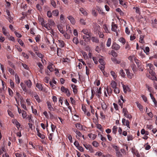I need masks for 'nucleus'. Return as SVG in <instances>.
Segmentation results:
<instances>
[{
  "label": "nucleus",
  "mask_w": 157,
  "mask_h": 157,
  "mask_svg": "<svg viewBox=\"0 0 157 157\" xmlns=\"http://www.w3.org/2000/svg\"><path fill=\"white\" fill-rule=\"evenodd\" d=\"M111 30L112 31L115 32L116 34V36H118L119 33H120V31L117 27V25L115 24L114 22H112L111 24Z\"/></svg>",
  "instance_id": "nucleus-1"
},
{
  "label": "nucleus",
  "mask_w": 157,
  "mask_h": 157,
  "mask_svg": "<svg viewBox=\"0 0 157 157\" xmlns=\"http://www.w3.org/2000/svg\"><path fill=\"white\" fill-rule=\"evenodd\" d=\"M120 150L116 152V155L117 157H123V155L126 154V151L124 149H121Z\"/></svg>",
  "instance_id": "nucleus-2"
},
{
  "label": "nucleus",
  "mask_w": 157,
  "mask_h": 157,
  "mask_svg": "<svg viewBox=\"0 0 157 157\" xmlns=\"http://www.w3.org/2000/svg\"><path fill=\"white\" fill-rule=\"evenodd\" d=\"M61 90L63 92L66 94L67 96L69 97L70 96L71 94L67 88H66L64 86H62L61 88Z\"/></svg>",
  "instance_id": "nucleus-3"
},
{
  "label": "nucleus",
  "mask_w": 157,
  "mask_h": 157,
  "mask_svg": "<svg viewBox=\"0 0 157 157\" xmlns=\"http://www.w3.org/2000/svg\"><path fill=\"white\" fill-rule=\"evenodd\" d=\"M120 99L118 101V104L122 108L123 106V104L125 101L126 100L124 99L123 97L121 95L120 96Z\"/></svg>",
  "instance_id": "nucleus-4"
},
{
  "label": "nucleus",
  "mask_w": 157,
  "mask_h": 157,
  "mask_svg": "<svg viewBox=\"0 0 157 157\" xmlns=\"http://www.w3.org/2000/svg\"><path fill=\"white\" fill-rule=\"evenodd\" d=\"M120 46L119 44H117L116 43L114 42L113 43L112 46V49H113L116 50H119L120 49Z\"/></svg>",
  "instance_id": "nucleus-5"
},
{
  "label": "nucleus",
  "mask_w": 157,
  "mask_h": 157,
  "mask_svg": "<svg viewBox=\"0 0 157 157\" xmlns=\"http://www.w3.org/2000/svg\"><path fill=\"white\" fill-rule=\"evenodd\" d=\"M122 122L123 125L126 126L127 127L129 128H130L129 127V122L128 120H126L125 119L123 118L122 120Z\"/></svg>",
  "instance_id": "nucleus-6"
},
{
  "label": "nucleus",
  "mask_w": 157,
  "mask_h": 157,
  "mask_svg": "<svg viewBox=\"0 0 157 157\" xmlns=\"http://www.w3.org/2000/svg\"><path fill=\"white\" fill-rule=\"evenodd\" d=\"M67 18L70 21V22L72 25H75V21L74 18L71 15H69L67 17Z\"/></svg>",
  "instance_id": "nucleus-7"
},
{
  "label": "nucleus",
  "mask_w": 157,
  "mask_h": 157,
  "mask_svg": "<svg viewBox=\"0 0 157 157\" xmlns=\"http://www.w3.org/2000/svg\"><path fill=\"white\" fill-rule=\"evenodd\" d=\"M81 32L83 33L84 34L86 35L87 36H89V35H90V31L87 29H83L81 31Z\"/></svg>",
  "instance_id": "nucleus-8"
},
{
  "label": "nucleus",
  "mask_w": 157,
  "mask_h": 157,
  "mask_svg": "<svg viewBox=\"0 0 157 157\" xmlns=\"http://www.w3.org/2000/svg\"><path fill=\"white\" fill-rule=\"evenodd\" d=\"M126 73L128 78L131 79L133 77V75L131 73L128 69H126Z\"/></svg>",
  "instance_id": "nucleus-9"
},
{
  "label": "nucleus",
  "mask_w": 157,
  "mask_h": 157,
  "mask_svg": "<svg viewBox=\"0 0 157 157\" xmlns=\"http://www.w3.org/2000/svg\"><path fill=\"white\" fill-rule=\"evenodd\" d=\"M13 123L16 125L17 128H19L20 126V124L15 119H13L12 120Z\"/></svg>",
  "instance_id": "nucleus-10"
},
{
  "label": "nucleus",
  "mask_w": 157,
  "mask_h": 157,
  "mask_svg": "<svg viewBox=\"0 0 157 157\" xmlns=\"http://www.w3.org/2000/svg\"><path fill=\"white\" fill-rule=\"evenodd\" d=\"M47 104L48 109L51 111H53L54 110V109L52 107L51 103L50 102L48 101L47 102Z\"/></svg>",
  "instance_id": "nucleus-11"
},
{
  "label": "nucleus",
  "mask_w": 157,
  "mask_h": 157,
  "mask_svg": "<svg viewBox=\"0 0 157 157\" xmlns=\"http://www.w3.org/2000/svg\"><path fill=\"white\" fill-rule=\"evenodd\" d=\"M91 37L90 35H89V36H88V37H87V36L86 35H83L82 36V38L84 40V41L85 42H88L90 40Z\"/></svg>",
  "instance_id": "nucleus-12"
},
{
  "label": "nucleus",
  "mask_w": 157,
  "mask_h": 157,
  "mask_svg": "<svg viewBox=\"0 0 157 157\" xmlns=\"http://www.w3.org/2000/svg\"><path fill=\"white\" fill-rule=\"evenodd\" d=\"M74 132L79 137H82L83 138V139H84V135H82V133L78 130L77 129H75L74 130Z\"/></svg>",
  "instance_id": "nucleus-13"
},
{
  "label": "nucleus",
  "mask_w": 157,
  "mask_h": 157,
  "mask_svg": "<svg viewBox=\"0 0 157 157\" xmlns=\"http://www.w3.org/2000/svg\"><path fill=\"white\" fill-rule=\"evenodd\" d=\"M91 39L92 41L93 42H95L96 43H99V40L96 37L92 36L90 37V39Z\"/></svg>",
  "instance_id": "nucleus-14"
},
{
  "label": "nucleus",
  "mask_w": 157,
  "mask_h": 157,
  "mask_svg": "<svg viewBox=\"0 0 157 157\" xmlns=\"http://www.w3.org/2000/svg\"><path fill=\"white\" fill-rule=\"evenodd\" d=\"M83 145L86 148L87 150L91 151V150L92 149V146L90 145L86 144H83Z\"/></svg>",
  "instance_id": "nucleus-15"
},
{
  "label": "nucleus",
  "mask_w": 157,
  "mask_h": 157,
  "mask_svg": "<svg viewBox=\"0 0 157 157\" xmlns=\"http://www.w3.org/2000/svg\"><path fill=\"white\" fill-rule=\"evenodd\" d=\"M57 27L60 33L62 34L64 33V31L63 30L62 27L60 25H57Z\"/></svg>",
  "instance_id": "nucleus-16"
},
{
  "label": "nucleus",
  "mask_w": 157,
  "mask_h": 157,
  "mask_svg": "<svg viewBox=\"0 0 157 157\" xmlns=\"http://www.w3.org/2000/svg\"><path fill=\"white\" fill-rule=\"evenodd\" d=\"M48 23L51 27L52 26H54L55 25L54 21L52 19H49L48 20Z\"/></svg>",
  "instance_id": "nucleus-17"
},
{
  "label": "nucleus",
  "mask_w": 157,
  "mask_h": 157,
  "mask_svg": "<svg viewBox=\"0 0 157 157\" xmlns=\"http://www.w3.org/2000/svg\"><path fill=\"white\" fill-rule=\"evenodd\" d=\"M106 91L108 94L110 96L111 95L112 92V90L109 86H107L106 88Z\"/></svg>",
  "instance_id": "nucleus-18"
},
{
  "label": "nucleus",
  "mask_w": 157,
  "mask_h": 157,
  "mask_svg": "<svg viewBox=\"0 0 157 157\" xmlns=\"http://www.w3.org/2000/svg\"><path fill=\"white\" fill-rule=\"evenodd\" d=\"M2 31L4 35L6 36H10L9 33L6 31V29L4 27H3L2 28Z\"/></svg>",
  "instance_id": "nucleus-19"
},
{
  "label": "nucleus",
  "mask_w": 157,
  "mask_h": 157,
  "mask_svg": "<svg viewBox=\"0 0 157 157\" xmlns=\"http://www.w3.org/2000/svg\"><path fill=\"white\" fill-rule=\"evenodd\" d=\"M37 136H38L40 138L42 139H44L45 138V136L40 133L39 132V130L37 129Z\"/></svg>",
  "instance_id": "nucleus-20"
},
{
  "label": "nucleus",
  "mask_w": 157,
  "mask_h": 157,
  "mask_svg": "<svg viewBox=\"0 0 157 157\" xmlns=\"http://www.w3.org/2000/svg\"><path fill=\"white\" fill-rule=\"evenodd\" d=\"M112 61L116 64H119L121 63V61L119 60H117V59L114 58H111Z\"/></svg>",
  "instance_id": "nucleus-21"
},
{
  "label": "nucleus",
  "mask_w": 157,
  "mask_h": 157,
  "mask_svg": "<svg viewBox=\"0 0 157 157\" xmlns=\"http://www.w3.org/2000/svg\"><path fill=\"white\" fill-rule=\"evenodd\" d=\"M42 26L45 27L48 30H50V29H52L50 25L48 23L46 24H44V23L43 25Z\"/></svg>",
  "instance_id": "nucleus-22"
},
{
  "label": "nucleus",
  "mask_w": 157,
  "mask_h": 157,
  "mask_svg": "<svg viewBox=\"0 0 157 157\" xmlns=\"http://www.w3.org/2000/svg\"><path fill=\"white\" fill-rule=\"evenodd\" d=\"M25 82L27 86L28 87H30L32 84V82L30 80L25 81Z\"/></svg>",
  "instance_id": "nucleus-23"
},
{
  "label": "nucleus",
  "mask_w": 157,
  "mask_h": 157,
  "mask_svg": "<svg viewBox=\"0 0 157 157\" xmlns=\"http://www.w3.org/2000/svg\"><path fill=\"white\" fill-rule=\"evenodd\" d=\"M137 107L141 111H143V106L141 104L139 103V102L136 101V102Z\"/></svg>",
  "instance_id": "nucleus-24"
},
{
  "label": "nucleus",
  "mask_w": 157,
  "mask_h": 157,
  "mask_svg": "<svg viewBox=\"0 0 157 157\" xmlns=\"http://www.w3.org/2000/svg\"><path fill=\"white\" fill-rule=\"evenodd\" d=\"M52 15L55 16H57L59 15V11L57 10H53L52 12Z\"/></svg>",
  "instance_id": "nucleus-25"
},
{
  "label": "nucleus",
  "mask_w": 157,
  "mask_h": 157,
  "mask_svg": "<svg viewBox=\"0 0 157 157\" xmlns=\"http://www.w3.org/2000/svg\"><path fill=\"white\" fill-rule=\"evenodd\" d=\"M71 87L73 90V91L74 94H76L77 92V86L74 85H72Z\"/></svg>",
  "instance_id": "nucleus-26"
},
{
  "label": "nucleus",
  "mask_w": 157,
  "mask_h": 157,
  "mask_svg": "<svg viewBox=\"0 0 157 157\" xmlns=\"http://www.w3.org/2000/svg\"><path fill=\"white\" fill-rule=\"evenodd\" d=\"M80 11L84 15L86 16L87 15L88 13L83 8H81L80 9Z\"/></svg>",
  "instance_id": "nucleus-27"
},
{
  "label": "nucleus",
  "mask_w": 157,
  "mask_h": 157,
  "mask_svg": "<svg viewBox=\"0 0 157 157\" xmlns=\"http://www.w3.org/2000/svg\"><path fill=\"white\" fill-rule=\"evenodd\" d=\"M73 42L74 43L77 45L79 43V41L77 37H74L72 40Z\"/></svg>",
  "instance_id": "nucleus-28"
},
{
  "label": "nucleus",
  "mask_w": 157,
  "mask_h": 157,
  "mask_svg": "<svg viewBox=\"0 0 157 157\" xmlns=\"http://www.w3.org/2000/svg\"><path fill=\"white\" fill-rule=\"evenodd\" d=\"M147 67H148L151 70H154V67L153 64L150 63H147L146 64Z\"/></svg>",
  "instance_id": "nucleus-29"
},
{
  "label": "nucleus",
  "mask_w": 157,
  "mask_h": 157,
  "mask_svg": "<svg viewBox=\"0 0 157 157\" xmlns=\"http://www.w3.org/2000/svg\"><path fill=\"white\" fill-rule=\"evenodd\" d=\"M101 106L102 109L105 111L107 108V106L106 104L104 102H102L101 103Z\"/></svg>",
  "instance_id": "nucleus-30"
},
{
  "label": "nucleus",
  "mask_w": 157,
  "mask_h": 157,
  "mask_svg": "<svg viewBox=\"0 0 157 157\" xmlns=\"http://www.w3.org/2000/svg\"><path fill=\"white\" fill-rule=\"evenodd\" d=\"M119 73L121 75L123 78H125V74L122 69L120 70Z\"/></svg>",
  "instance_id": "nucleus-31"
},
{
  "label": "nucleus",
  "mask_w": 157,
  "mask_h": 157,
  "mask_svg": "<svg viewBox=\"0 0 157 157\" xmlns=\"http://www.w3.org/2000/svg\"><path fill=\"white\" fill-rule=\"evenodd\" d=\"M144 50V51L146 54L147 55H148L149 53L150 49L148 47H146L145 49L142 48Z\"/></svg>",
  "instance_id": "nucleus-32"
},
{
  "label": "nucleus",
  "mask_w": 157,
  "mask_h": 157,
  "mask_svg": "<svg viewBox=\"0 0 157 157\" xmlns=\"http://www.w3.org/2000/svg\"><path fill=\"white\" fill-rule=\"evenodd\" d=\"M111 146L113 148H114L116 151V152L119 150V147L113 144H111Z\"/></svg>",
  "instance_id": "nucleus-33"
},
{
  "label": "nucleus",
  "mask_w": 157,
  "mask_h": 157,
  "mask_svg": "<svg viewBox=\"0 0 157 157\" xmlns=\"http://www.w3.org/2000/svg\"><path fill=\"white\" fill-rule=\"evenodd\" d=\"M111 87L113 89L117 87V83L114 82V81L112 80L111 81Z\"/></svg>",
  "instance_id": "nucleus-34"
},
{
  "label": "nucleus",
  "mask_w": 157,
  "mask_h": 157,
  "mask_svg": "<svg viewBox=\"0 0 157 157\" xmlns=\"http://www.w3.org/2000/svg\"><path fill=\"white\" fill-rule=\"evenodd\" d=\"M75 126L78 129L81 130H82V125L80 124L79 123H77L75 124Z\"/></svg>",
  "instance_id": "nucleus-35"
},
{
  "label": "nucleus",
  "mask_w": 157,
  "mask_h": 157,
  "mask_svg": "<svg viewBox=\"0 0 157 157\" xmlns=\"http://www.w3.org/2000/svg\"><path fill=\"white\" fill-rule=\"evenodd\" d=\"M6 18L8 19L9 21V22L13 24V17H12L10 16V17H6Z\"/></svg>",
  "instance_id": "nucleus-36"
},
{
  "label": "nucleus",
  "mask_w": 157,
  "mask_h": 157,
  "mask_svg": "<svg viewBox=\"0 0 157 157\" xmlns=\"http://www.w3.org/2000/svg\"><path fill=\"white\" fill-rule=\"evenodd\" d=\"M135 61L137 64L138 67H140L141 65V63L137 59H135Z\"/></svg>",
  "instance_id": "nucleus-37"
},
{
  "label": "nucleus",
  "mask_w": 157,
  "mask_h": 157,
  "mask_svg": "<svg viewBox=\"0 0 157 157\" xmlns=\"http://www.w3.org/2000/svg\"><path fill=\"white\" fill-rule=\"evenodd\" d=\"M117 127L116 126H114L113 128V133L114 134H116L117 130Z\"/></svg>",
  "instance_id": "nucleus-38"
},
{
  "label": "nucleus",
  "mask_w": 157,
  "mask_h": 157,
  "mask_svg": "<svg viewBox=\"0 0 157 157\" xmlns=\"http://www.w3.org/2000/svg\"><path fill=\"white\" fill-rule=\"evenodd\" d=\"M58 41L59 44V46L61 48L64 47V41L63 40H59Z\"/></svg>",
  "instance_id": "nucleus-39"
},
{
  "label": "nucleus",
  "mask_w": 157,
  "mask_h": 157,
  "mask_svg": "<svg viewBox=\"0 0 157 157\" xmlns=\"http://www.w3.org/2000/svg\"><path fill=\"white\" fill-rule=\"evenodd\" d=\"M119 41L123 45L125 43V40L123 37H121L118 39Z\"/></svg>",
  "instance_id": "nucleus-40"
},
{
  "label": "nucleus",
  "mask_w": 157,
  "mask_h": 157,
  "mask_svg": "<svg viewBox=\"0 0 157 157\" xmlns=\"http://www.w3.org/2000/svg\"><path fill=\"white\" fill-rule=\"evenodd\" d=\"M20 85L23 90L25 92H26L27 91V90L25 86V84L21 82L20 83Z\"/></svg>",
  "instance_id": "nucleus-41"
},
{
  "label": "nucleus",
  "mask_w": 157,
  "mask_h": 157,
  "mask_svg": "<svg viewBox=\"0 0 157 157\" xmlns=\"http://www.w3.org/2000/svg\"><path fill=\"white\" fill-rule=\"evenodd\" d=\"M135 59L136 58L134 55L130 56L128 57V59L132 62H133V59L135 60Z\"/></svg>",
  "instance_id": "nucleus-42"
},
{
  "label": "nucleus",
  "mask_w": 157,
  "mask_h": 157,
  "mask_svg": "<svg viewBox=\"0 0 157 157\" xmlns=\"http://www.w3.org/2000/svg\"><path fill=\"white\" fill-rule=\"evenodd\" d=\"M111 43V38H109L107 41L106 46L108 47L110 46Z\"/></svg>",
  "instance_id": "nucleus-43"
},
{
  "label": "nucleus",
  "mask_w": 157,
  "mask_h": 157,
  "mask_svg": "<svg viewBox=\"0 0 157 157\" xmlns=\"http://www.w3.org/2000/svg\"><path fill=\"white\" fill-rule=\"evenodd\" d=\"M88 136L90 138H91L93 140L94 139L96 136L95 134H89Z\"/></svg>",
  "instance_id": "nucleus-44"
},
{
  "label": "nucleus",
  "mask_w": 157,
  "mask_h": 157,
  "mask_svg": "<svg viewBox=\"0 0 157 157\" xmlns=\"http://www.w3.org/2000/svg\"><path fill=\"white\" fill-rule=\"evenodd\" d=\"M85 21V20L83 18H81L79 21L80 23L82 25H86V22Z\"/></svg>",
  "instance_id": "nucleus-45"
},
{
  "label": "nucleus",
  "mask_w": 157,
  "mask_h": 157,
  "mask_svg": "<svg viewBox=\"0 0 157 157\" xmlns=\"http://www.w3.org/2000/svg\"><path fill=\"white\" fill-rule=\"evenodd\" d=\"M38 20L39 22H40L41 24L42 25H43L44 23V20L43 18H41V17H40L38 18Z\"/></svg>",
  "instance_id": "nucleus-46"
},
{
  "label": "nucleus",
  "mask_w": 157,
  "mask_h": 157,
  "mask_svg": "<svg viewBox=\"0 0 157 157\" xmlns=\"http://www.w3.org/2000/svg\"><path fill=\"white\" fill-rule=\"evenodd\" d=\"M36 86L39 90H42L43 87L41 84L37 83L36 84Z\"/></svg>",
  "instance_id": "nucleus-47"
},
{
  "label": "nucleus",
  "mask_w": 157,
  "mask_h": 157,
  "mask_svg": "<svg viewBox=\"0 0 157 157\" xmlns=\"http://www.w3.org/2000/svg\"><path fill=\"white\" fill-rule=\"evenodd\" d=\"M116 11L117 12H118L121 15L123 16L124 15V13L119 8H117L116 9Z\"/></svg>",
  "instance_id": "nucleus-48"
},
{
  "label": "nucleus",
  "mask_w": 157,
  "mask_h": 157,
  "mask_svg": "<svg viewBox=\"0 0 157 157\" xmlns=\"http://www.w3.org/2000/svg\"><path fill=\"white\" fill-rule=\"evenodd\" d=\"M15 79L16 82L17 84H19L20 82V79L18 76L17 75H15Z\"/></svg>",
  "instance_id": "nucleus-49"
},
{
  "label": "nucleus",
  "mask_w": 157,
  "mask_h": 157,
  "mask_svg": "<svg viewBox=\"0 0 157 157\" xmlns=\"http://www.w3.org/2000/svg\"><path fill=\"white\" fill-rule=\"evenodd\" d=\"M8 91L9 92V95L11 97H12L13 94V93L12 90L10 88H9L8 89Z\"/></svg>",
  "instance_id": "nucleus-50"
},
{
  "label": "nucleus",
  "mask_w": 157,
  "mask_h": 157,
  "mask_svg": "<svg viewBox=\"0 0 157 157\" xmlns=\"http://www.w3.org/2000/svg\"><path fill=\"white\" fill-rule=\"evenodd\" d=\"M10 87H11V88L13 89L14 87V83L12 80L10 79Z\"/></svg>",
  "instance_id": "nucleus-51"
},
{
  "label": "nucleus",
  "mask_w": 157,
  "mask_h": 157,
  "mask_svg": "<svg viewBox=\"0 0 157 157\" xmlns=\"http://www.w3.org/2000/svg\"><path fill=\"white\" fill-rule=\"evenodd\" d=\"M47 131L48 132V139L50 140H52V139L53 136V133H49V134H48L49 131L48 130H47Z\"/></svg>",
  "instance_id": "nucleus-52"
},
{
  "label": "nucleus",
  "mask_w": 157,
  "mask_h": 157,
  "mask_svg": "<svg viewBox=\"0 0 157 157\" xmlns=\"http://www.w3.org/2000/svg\"><path fill=\"white\" fill-rule=\"evenodd\" d=\"M52 64L49 65L47 67L48 69L51 71L52 72L53 71L54 69L52 67Z\"/></svg>",
  "instance_id": "nucleus-53"
},
{
  "label": "nucleus",
  "mask_w": 157,
  "mask_h": 157,
  "mask_svg": "<svg viewBox=\"0 0 157 157\" xmlns=\"http://www.w3.org/2000/svg\"><path fill=\"white\" fill-rule=\"evenodd\" d=\"M36 54V55H37V56L39 58H41V59H42V58L44 57V56L41 53L39 52H35Z\"/></svg>",
  "instance_id": "nucleus-54"
},
{
  "label": "nucleus",
  "mask_w": 157,
  "mask_h": 157,
  "mask_svg": "<svg viewBox=\"0 0 157 157\" xmlns=\"http://www.w3.org/2000/svg\"><path fill=\"white\" fill-rule=\"evenodd\" d=\"M144 36L143 35H141L140 36V42L141 43H144Z\"/></svg>",
  "instance_id": "nucleus-55"
},
{
  "label": "nucleus",
  "mask_w": 157,
  "mask_h": 157,
  "mask_svg": "<svg viewBox=\"0 0 157 157\" xmlns=\"http://www.w3.org/2000/svg\"><path fill=\"white\" fill-rule=\"evenodd\" d=\"M36 64L38 65V67L40 69H43L44 67L42 64L40 62H38L36 63Z\"/></svg>",
  "instance_id": "nucleus-56"
},
{
  "label": "nucleus",
  "mask_w": 157,
  "mask_h": 157,
  "mask_svg": "<svg viewBox=\"0 0 157 157\" xmlns=\"http://www.w3.org/2000/svg\"><path fill=\"white\" fill-rule=\"evenodd\" d=\"M63 36L64 37L67 39H69L70 38V35L67 34V33H63Z\"/></svg>",
  "instance_id": "nucleus-57"
},
{
  "label": "nucleus",
  "mask_w": 157,
  "mask_h": 157,
  "mask_svg": "<svg viewBox=\"0 0 157 157\" xmlns=\"http://www.w3.org/2000/svg\"><path fill=\"white\" fill-rule=\"evenodd\" d=\"M22 117L23 118H25L27 116L26 113L24 110H22Z\"/></svg>",
  "instance_id": "nucleus-58"
},
{
  "label": "nucleus",
  "mask_w": 157,
  "mask_h": 157,
  "mask_svg": "<svg viewBox=\"0 0 157 157\" xmlns=\"http://www.w3.org/2000/svg\"><path fill=\"white\" fill-rule=\"evenodd\" d=\"M103 27L106 33H109L107 27L105 25H104L103 26Z\"/></svg>",
  "instance_id": "nucleus-59"
},
{
  "label": "nucleus",
  "mask_w": 157,
  "mask_h": 157,
  "mask_svg": "<svg viewBox=\"0 0 157 157\" xmlns=\"http://www.w3.org/2000/svg\"><path fill=\"white\" fill-rule=\"evenodd\" d=\"M105 67V64H101V65H100L99 66V67L100 68L101 71L103 72V73Z\"/></svg>",
  "instance_id": "nucleus-60"
},
{
  "label": "nucleus",
  "mask_w": 157,
  "mask_h": 157,
  "mask_svg": "<svg viewBox=\"0 0 157 157\" xmlns=\"http://www.w3.org/2000/svg\"><path fill=\"white\" fill-rule=\"evenodd\" d=\"M65 105L67 106H68V108L69 109L71 110V107L69 106V103H68V101H67V99L65 100Z\"/></svg>",
  "instance_id": "nucleus-61"
},
{
  "label": "nucleus",
  "mask_w": 157,
  "mask_h": 157,
  "mask_svg": "<svg viewBox=\"0 0 157 157\" xmlns=\"http://www.w3.org/2000/svg\"><path fill=\"white\" fill-rule=\"evenodd\" d=\"M47 16L49 17H52V13H51V11H48L47 12Z\"/></svg>",
  "instance_id": "nucleus-62"
},
{
  "label": "nucleus",
  "mask_w": 157,
  "mask_h": 157,
  "mask_svg": "<svg viewBox=\"0 0 157 157\" xmlns=\"http://www.w3.org/2000/svg\"><path fill=\"white\" fill-rule=\"evenodd\" d=\"M111 54L112 56L114 57H115L117 56V53L114 51L112 50L111 52Z\"/></svg>",
  "instance_id": "nucleus-63"
},
{
  "label": "nucleus",
  "mask_w": 157,
  "mask_h": 157,
  "mask_svg": "<svg viewBox=\"0 0 157 157\" xmlns=\"http://www.w3.org/2000/svg\"><path fill=\"white\" fill-rule=\"evenodd\" d=\"M93 145L96 147H97L99 146V144L96 141H94L92 143Z\"/></svg>",
  "instance_id": "nucleus-64"
}]
</instances>
